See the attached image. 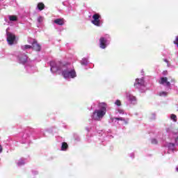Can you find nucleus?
<instances>
[{
	"label": "nucleus",
	"instance_id": "26",
	"mask_svg": "<svg viewBox=\"0 0 178 178\" xmlns=\"http://www.w3.org/2000/svg\"><path fill=\"white\" fill-rule=\"evenodd\" d=\"M152 144H158V140L155 138L152 139Z\"/></svg>",
	"mask_w": 178,
	"mask_h": 178
},
{
	"label": "nucleus",
	"instance_id": "18",
	"mask_svg": "<svg viewBox=\"0 0 178 178\" xmlns=\"http://www.w3.org/2000/svg\"><path fill=\"white\" fill-rule=\"evenodd\" d=\"M8 19L10 22H16V20H17V17H16V15H10Z\"/></svg>",
	"mask_w": 178,
	"mask_h": 178
},
{
	"label": "nucleus",
	"instance_id": "20",
	"mask_svg": "<svg viewBox=\"0 0 178 178\" xmlns=\"http://www.w3.org/2000/svg\"><path fill=\"white\" fill-rule=\"evenodd\" d=\"M37 8H38V9H39V10H42L44 9V8H45V6L42 3H39L38 4Z\"/></svg>",
	"mask_w": 178,
	"mask_h": 178
},
{
	"label": "nucleus",
	"instance_id": "16",
	"mask_svg": "<svg viewBox=\"0 0 178 178\" xmlns=\"http://www.w3.org/2000/svg\"><path fill=\"white\" fill-rule=\"evenodd\" d=\"M31 48H33V44L32 45L25 44L24 46H22V49H23V51H26V49H31Z\"/></svg>",
	"mask_w": 178,
	"mask_h": 178
},
{
	"label": "nucleus",
	"instance_id": "13",
	"mask_svg": "<svg viewBox=\"0 0 178 178\" xmlns=\"http://www.w3.org/2000/svg\"><path fill=\"white\" fill-rule=\"evenodd\" d=\"M113 120H120L121 122H122V123L124 124H127V123H129V119H124L123 118H114Z\"/></svg>",
	"mask_w": 178,
	"mask_h": 178
},
{
	"label": "nucleus",
	"instance_id": "12",
	"mask_svg": "<svg viewBox=\"0 0 178 178\" xmlns=\"http://www.w3.org/2000/svg\"><path fill=\"white\" fill-rule=\"evenodd\" d=\"M26 69L28 72V73H34L35 72H37V69L35 68V67L28 65L26 67Z\"/></svg>",
	"mask_w": 178,
	"mask_h": 178
},
{
	"label": "nucleus",
	"instance_id": "22",
	"mask_svg": "<svg viewBox=\"0 0 178 178\" xmlns=\"http://www.w3.org/2000/svg\"><path fill=\"white\" fill-rule=\"evenodd\" d=\"M171 120H173V122H177V117L175 114H172L170 115Z\"/></svg>",
	"mask_w": 178,
	"mask_h": 178
},
{
	"label": "nucleus",
	"instance_id": "14",
	"mask_svg": "<svg viewBox=\"0 0 178 178\" xmlns=\"http://www.w3.org/2000/svg\"><path fill=\"white\" fill-rule=\"evenodd\" d=\"M81 65H83V66H87V65H88V58H83L81 61Z\"/></svg>",
	"mask_w": 178,
	"mask_h": 178
},
{
	"label": "nucleus",
	"instance_id": "28",
	"mask_svg": "<svg viewBox=\"0 0 178 178\" xmlns=\"http://www.w3.org/2000/svg\"><path fill=\"white\" fill-rule=\"evenodd\" d=\"M176 144H178V138L175 140Z\"/></svg>",
	"mask_w": 178,
	"mask_h": 178
},
{
	"label": "nucleus",
	"instance_id": "30",
	"mask_svg": "<svg viewBox=\"0 0 178 178\" xmlns=\"http://www.w3.org/2000/svg\"><path fill=\"white\" fill-rule=\"evenodd\" d=\"M165 62H168V60H165Z\"/></svg>",
	"mask_w": 178,
	"mask_h": 178
},
{
	"label": "nucleus",
	"instance_id": "8",
	"mask_svg": "<svg viewBox=\"0 0 178 178\" xmlns=\"http://www.w3.org/2000/svg\"><path fill=\"white\" fill-rule=\"evenodd\" d=\"M127 99L130 102V104H136L137 103V98L135 96L130 93H127L126 95Z\"/></svg>",
	"mask_w": 178,
	"mask_h": 178
},
{
	"label": "nucleus",
	"instance_id": "19",
	"mask_svg": "<svg viewBox=\"0 0 178 178\" xmlns=\"http://www.w3.org/2000/svg\"><path fill=\"white\" fill-rule=\"evenodd\" d=\"M115 115H124V111L120 108H118L116 111H115Z\"/></svg>",
	"mask_w": 178,
	"mask_h": 178
},
{
	"label": "nucleus",
	"instance_id": "23",
	"mask_svg": "<svg viewBox=\"0 0 178 178\" xmlns=\"http://www.w3.org/2000/svg\"><path fill=\"white\" fill-rule=\"evenodd\" d=\"M159 95L160 97H166V95H168V92H160Z\"/></svg>",
	"mask_w": 178,
	"mask_h": 178
},
{
	"label": "nucleus",
	"instance_id": "21",
	"mask_svg": "<svg viewBox=\"0 0 178 178\" xmlns=\"http://www.w3.org/2000/svg\"><path fill=\"white\" fill-rule=\"evenodd\" d=\"M24 163H25L24 160L20 159L19 161H17V166H23Z\"/></svg>",
	"mask_w": 178,
	"mask_h": 178
},
{
	"label": "nucleus",
	"instance_id": "17",
	"mask_svg": "<svg viewBox=\"0 0 178 178\" xmlns=\"http://www.w3.org/2000/svg\"><path fill=\"white\" fill-rule=\"evenodd\" d=\"M68 145L66 143H63L61 146V151H66L67 149Z\"/></svg>",
	"mask_w": 178,
	"mask_h": 178
},
{
	"label": "nucleus",
	"instance_id": "4",
	"mask_svg": "<svg viewBox=\"0 0 178 178\" xmlns=\"http://www.w3.org/2000/svg\"><path fill=\"white\" fill-rule=\"evenodd\" d=\"M7 42L9 45L17 44V38H16L15 34L10 32H7Z\"/></svg>",
	"mask_w": 178,
	"mask_h": 178
},
{
	"label": "nucleus",
	"instance_id": "6",
	"mask_svg": "<svg viewBox=\"0 0 178 178\" xmlns=\"http://www.w3.org/2000/svg\"><path fill=\"white\" fill-rule=\"evenodd\" d=\"M134 87L135 88H138V90H140L141 92H144V91H143V88H145V83L144 82V79H136L134 83Z\"/></svg>",
	"mask_w": 178,
	"mask_h": 178
},
{
	"label": "nucleus",
	"instance_id": "11",
	"mask_svg": "<svg viewBox=\"0 0 178 178\" xmlns=\"http://www.w3.org/2000/svg\"><path fill=\"white\" fill-rule=\"evenodd\" d=\"M54 23L58 26H63L65 24V19L63 18H58L54 19Z\"/></svg>",
	"mask_w": 178,
	"mask_h": 178
},
{
	"label": "nucleus",
	"instance_id": "3",
	"mask_svg": "<svg viewBox=\"0 0 178 178\" xmlns=\"http://www.w3.org/2000/svg\"><path fill=\"white\" fill-rule=\"evenodd\" d=\"M102 17L99 13H95L92 16L91 23L96 26L97 27H101L102 26V20H101Z\"/></svg>",
	"mask_w": 178,
	"mask_h": 178
},
{
	"label": "nucleus",
	"instance_id": "24",
	"mask_svg": "<svg viewBox=\"0 0 178 178\" xmlns=\"http://www.w3.org/2000/svg\"><path fill=\"white\" fill-rule=\"evenodd\" d=\"M114 104L117 106H120V105H122V102H120V100H116Z\"/></svg>",
	"mask_w": 178,
	"mask_h": 178
},
{
	"label": "nucleus",
	"instance_id": "25",
	"mask_svg": "<svg viewBox=\"0 0 178 178\" xmlns=\"http://www.w3.org/2000/svg\"><path fill=\"white\" fill-rule=\"evenodd\" d=\"M38 23H41L42 22H44V17H41V16L38 17Z\"/></svg>",
	"mask_w": 178,
	"mask_h": 178
},
{
	"label": "nucleus",
	"instance_id": "15",
	"mask_svg": "<svg viewBox=\"0 0 178 178\" xmlns=\"http://www.w3.org/2000/svg\"><path fill=\"white\" fill-rule=\"evenodd\" d=\"M167 147H168L169 151H175V144H173V143H168L167 145Z\"/></svg>",
	"mask_w": 178,
	"mask_h": 178
},
{
	"label": "nucleus",
	"instance_id": "1",
	"mask_svg": "<svg viewBox=\"0 0 178 178\" xmlns=\"http://www.w3.org/2000/svg\"><path fill=\"white\" fill-rule=\"evenodd\" d=\"M50 67L51 73H61L65 80L69 81L71 79L77 77L76 70L74 68H71L70 65H64L62 63L51 61Z\"/></svg>",
	"mask_w": 178,
	"mask_h": 178
},
{
	"label": "nucleus",
	"instance_id": "2",
	"mask_svg": "<svg viewBox=\"0 0 178 178\" xmlns=\"http://www.w3.org/2000/svg\"><path fill=\"white\" fill-rule=\"evenodd\" d=\"M98 108H99L94 111L91 118L93 120L99 122L100 120H102L104 116L106 115V108H108V105H106L105 102L99 103Z\"/></svg>",
	"mask_w": 178,
	"mask_h": 178
},
{
	"label": "nucleus",
	"instance_id": "5",
	"mask_svg": "<svg viewBox=\"0 0 178 178\" xmlns=\"http://www.w3.org/2000/svg\"><path fill=\"white\" fill-rule=\"evenodd\" d=\"M109 35H106V37H102L99 40V46L102 49H105L108 45H109Z\"/></svg>",
	"mask_w": 178,
	"mask_h": 178
},
{
	"label": "nucleus",
	"instance_id": "29",
	"mask_svg": "<svg viewBox=\"0 0 178 178\" xmlns=\"http://www.w3.org/2000/svg\"><path fill=\"white\" fill-rule=\"evenodd\" d=\"M176 170L178 172V166L176 168Z\"/></svg>",
	"mask_w": 178,
	"mask_h": 178
},
{
	"label": "nucleus",
	"instance_id": "10",
	"mask_svg": "<svg viewBox=\"0 0 178 178\" xmlns=\"http://www.w3.org/2000/svg\"><path fill=\"white\" fill-rule=\"evenodd\" d=\"M18 62L19 63L24 65V63L27 62V56L24 54H20L19 56H18Z\"/></svg>",
	"mask_w": 178,
	"mask_h": 178
},
{
	"label": "nucleus",
	"instance_id": "9",
	"mask_svg": "<svg viewBox=\"0 0 178 178\" xmlns=\"http://www.w3.org/2000/svg\"><path fill=\"white\" fill-rule=\"evenodd\" d=\"M32 48L34 49V51H41V46H40V44H38L37 41H35L34 39H32Z\"/></svg>",
	"mask_w": 178,
	"mask_h": 178
},
{
	"label": "nucleus",
	"instance_id": "27",
	"mask_svg": "<svg viewBox=\"0 0 178 178\" xmlns=\"http://www.w3.org/2000/svg\"><path fill=\"white\" fill-rule=\"evenodd\" d=\"M2 151H3L2 145H0V153L2 152Z\"/></svg>",
	"mask_w": 178,
	"mask_h": 178
},
{
	"label": "nucleus",
	"instance_id": "7",
	"mask_svg": "<svg viewBox=\"0 0 178 178\" xmlns=\"http://www.w3.org/2000/svg\"><path fill=\"white\" fill-rule=\"evenodd\" d=\"M159 83L165 87H168V88H170V83H175V79H171V81H169L167 77H161L159 80Z\"/></svg>",
	"mask_w": 178,
	"mask_h": 178
}]
</instances>
